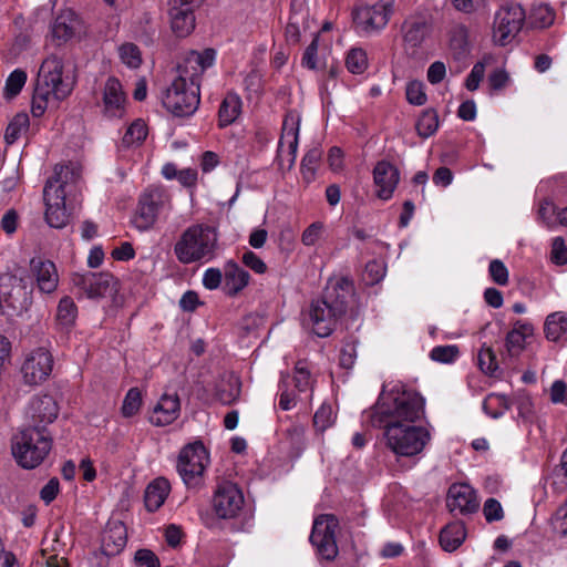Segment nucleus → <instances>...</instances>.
I'll return each instance as SVG.
<instances>
[{
	"instance_id": "c756f323",
	"label": "nucleus",
	"mask_w": 567,
	"mask_h": 567,
	"mask_svg": "<svg viewBox=\"0 0 567 567\" xmlns=\"http://www.w3.org/2000/svg\"><path fill=\"white\" fill-rule=\"evenodd\" d=\"M112 280L113 276L107 272H87L80 278L78 284L82 285L87 297L96 298L106 292Z\"/></svg>"
},
{
	"instance_id": "412c9836",
	"label": "nucleus",
	"mask_w": 567,
	"mask_h": 567,
	"mask_svg": "<svg viewBox=\"0 0 567 567\" xmlns=\"http://www.w3.org/2000/svg\"><path fill=\"white\" fill-rule=\"evenodd\" d=\"M446 505L451 512L466 515L478 509V501L475 491L467 484L458 483L450 486Z\"/></svg>"
},
{
	"instance_id": "e2e57ef3",
	"label": "nucleus",
	"mask_w": 567,
	"mask_h": 567,
	"mask_svg": "<svg viewBox=\"0 0 567 567\" xmlns=\"http://www.w3.org/2000/svg\"><path fill=\"white\" fill-rule=\"evenodd\" d=\"M223 280V274L218 268H208L203 275V285L206 289H217Z\"/></svg>"
},
{
	"instance_id": "f03ea898",
	"label": "nucleus",
	"mask_w": 567,
	"mask_h": 567,
	"mask_svg": "<svg viewBox=\"0 0 567 567\" xmlns=\"http://www.w3.org/2000/svg\"><path fill=\"white\" fill-rule=\"evenodd\" d=\"M45 220L50 227L63 228L81 204L80 176L71 167L56 165L43 189Z\"/></svg>"
},
{
	"instance_id": "6ab92c4d",
	"label": "nucleus",
	"mask_w": 567,
	"mask_h": 567,
	"mask_svg": "<svg viewBox=\"0 0 567 567\" xmlns=\"http://www.w3.org/2000/svg\"><path fill=\"white\" fill-rule=\"evenodd\" d=\"M104 116L109 118H121L126 112V95L121 82L115 78H109L103 87Z\"/></svg>"
},
{
	"instance_id": "a19ab883",
	"label": "nucleus",
	"mask_w": 567,
	"mask_h": 567,
	"mask_svg": "<svg viewBox=\"0 0 567 567\" xmlns=\"http://www.w3.org/2000/svg\"><path fill=\"white\" fill-rule=\"evenodd\" d=\"M321 158V151L319 148H311L307 152L301 161V174L307 183L315 179L318 164Z\"/></svg>"
},
{
	"instance_id": "79ce46f5",
	"label": "nucleus",
	"mask_w": 567,
	"mask_h": 567,
	"mask_svg": "<svg viewBox=\"0 0 567 567\" xmlns=\"http://www.w3.org/2000/svg\"><path fill=\"white\" fill-rule=\"evenodd\" d=\"M557 213L558 209L551 200L545 198L539 202L537 208V218L547 228L554 229L557 226Z\"/></svg>"
},
{
	"instance_id": "bf43d9fd",
	"label": "nucleus",
	"mask_w": 567,
	"mask_h": 567,
	"mask_svg": "<svg viewBox=\"0 0 567 567\" xmlns=\"http://www.w3.org/2000/svg\"><path fill=\"white\" fill-rule=\"evenodd\" d=\"M550 259L559 266L567 264V246L564 238L555 237L553 239Z\"/></svg>"
},
{
	"instance_id": "dca6fc26",
	"label": "nucleus",
	"mask_w": 567,
	"mask_h": 567,
	"mask_svg": "<svg viewBox=\"0 0 567 567\" xmlns=\"http://www.w3.org/2000/svg\"><path fill=\"white\" fill-rule=\"evenodd\" d=\"M433 29V14L426 7H419L408 16L402 24L403 41L406 48L417 49L430 37Z\"/></svg>"
},
{
	"instance_id": "09e8293b",
	"label": "nucleus",
	"mask_w": 567,
	"mask_h": 567,
	"mask_svg": "<svg viewBox=\"0 0 567 567\" xmlns=\"http://www.w3.org/2000/svg\"><path fill=\"white\" fill-rule=\"evenodd\" d=\"M405 95L409 103L421 106L426 103L427 96L421 81H411L406 84Z\"/></svg>"
},
{
	"instance_id": "4be33fe9",
	"label": "nucleus",
	"mask_w": 567,
	"mask_h": 567,
	"mask_svg": "<svg viewBox=\"0 0 567 567\" xmlns=\"http://www.w3.org/2000/svg\"><path fill=\"white\" fill-rule=\"evenodd\" d=\"M58 404L51 395L34 396L28 409V416L31 421L29 426L47 430L45 426L58 417Z\"/></svg>"
},
{
	"instance_id": "393cba45",
	"label": "nucleus",
	"mask_w": 567,
	"mask_h": 567,
	"mask_svg": "<svg viewBox=\"0 0 567 567\" xmlns=\"http://www.w3.org/2000/svg\"><path fill=\"white\" fill-rule=\"evenodd\" d=\"M126 542L125 525L120 520L109 522L102 534L101 550L107 557L116 556L125 548Z\"/></svg>"
},
{
	"instance_id": "cd10ccee",
	"label": "nucleus",
	"mask_w": 567,
	"mask_h": 567,
	"mask_svg": "<svg viewBox=\"0 0 567 567\" xmlns=\"http://www.w3.org/2000/svg\"><path fill=\"white\" fill-rule=\"evenodd\" d=\"M250 275L236 262L229 260L224 268V290L228 296H236L249 282Z\"/></svg>"
},
{
	"instance_id": "2eb2a0df",
	"label": "nucleus",
	"mask_w": 567,
	"mask_h": 567,
	"mask_svg": "<svg viewBox=\"0 0 567 567\" xmlns=\"http://www.w3.org/2000/svg\"><path fill=\"white\" fill-rule=\"evenodd\" d=\"M338 519L330 514L318 516L312 525L310 543L316 547L317 554L326 560H333L338 555L336 532Z\"/></svg>"
},
{
	"instance_id": "13d9d810",
	"label": "nucleus",
	"mask_w": 567,
	"mask_h": 567,
	"mask_svg": "<svg viewBox=\"0 0 567 567\" xmlns=\"http://www.w3.org/2000/svg\"><path fill=\"white\" fill-rule=\"evenodd\" d=\"M485 519L488 523L498 522L504 518V511L501 503L495 498H487L483 506Z\"/></svg>"
},
{
	"instance_id": "4468645a",
	"label": "nucleus",
	"mask_w": 567,
	"mask_h": 567,
	"mask_svg": "<svg viewBox=\"0 0 567 567\" xmlns=\"http://www.w3.org/2000/svg\"><path fill=\"white\" fill-rule=\"evenodd\" d=\"M524 21L525 11L519 4L512 3L501 7L494 17V41L499 45L508 44L518 34Z\"/></svg>"
},
{
	"instance_id": "f8f14e48",
	"label": "nucleus",
	"mask_w": 567,
	"mask_h": 567,
	"mask_svg": "<svg viewBox=\"0 0 567 567\" xmlns=\"http://www.w3.org/2000/svg\"><path fill=\"white\" fill-rule=\"evenodd\" d=\"M245 505L243 491L230 481L218 482L212 497V509L218 519L237 518Z\"/></svg>"
},
{
	"instance_id": "aec40b11",
	"label": "nucleus",
	"mask_w": 567,
	"mask_h": 567,
	"mask_svg": "<svg viewBox=\"0 0 567 567\" xmlns=\"http://www.w3.org/2000/svg\"><path fill=\"white\" fill-rule=\"evenodd\" d=\"M400 182V172L392 163L380 161L373 168V183L377 188V196L382 200H388Z\"/></svg>"
},
{
	"instance_id": "f257e3e1",
	"label": "nucleus",
	"mask_w": 567,
	"mask_h": 567,
	"mask_svg": "<svg viewBox=\"0 0 567 567\" xmlns=\"http://www.w3.org/2000/svg\"><path fill=\"white\" fill-rule=\"evenodd\" d=\"M215 51H192L177 66V74L162 96L163 106L175 116H190L200 102V78L214 64Z\"/></svg>"
},
{
	"instance_id": "0e129e2a",
	"label": "nucleus",
	"mask_w": 567,
	"mask_h": 567,
	"mask_svg": "<svg viewBox=\"0 0 567 567\" xmlns=\"http://www.w3.org/2000/svg\"><path fill=\"white\" fill-rule=\"evenodd\" d=\"M319 41L316 37L311 43L306 48L302 56V65L315 70L317 69V53H318Z\"/></svg>"
},
{
	"instance_id": "72a5a7b5",
	"label": "nucleus",
	"mask_w": 567,
	"mask_h": 567,
	"mask_svg": "<svg viewBox=\"0 0 567 567\" xmlns=\"http://www.w3.org/2000/svg\"><path fill=\"white\" fill-rule=\"evenodd\" d=\"M545 336L550 341H558L567 332V316L554 312L547 316L544 324Z\"/></svg>"
},
{
	"instance_id": "a18cd8bd",
	"label": "nucleus",
	"mask_w": 567,
	"mask_h": 567,
	"mask_svg": "<svg viewBox=\"0 0 567 567\" xmlns=\"http://www.w3.org/2000/svg\"><path fill=\"white\" fill-rule=\"evenodd\" d=\"M460 355L458 347L455 344L437 346L430 352V358L440 363H453Z\"/></svg>"
},
{
	"instance_id": "6e6d98bb",
	"label": "nucleus",
	"mask_w": 567,
	"mask_h": 567,
	"mask_svg": "<svg viewBox=\"0 0 567 567\" xmlns=\"http://www.w3.org/2000/svg\"><path fill=\"white\" fill-rule=\"evenodd\" d=\"M357 359V344L354 340H346L340 350V365L344 369H351Z\"/></svg>"
},
{
	"instance_id": "c85d7f7f",
	"label": "nucleus",
	"mask_w": 567,
	"mask_h": 567,
	"mask_svg": "<svg viewBox=\"0 0 567 567\" xmlns=\"http://www.w3.org/2000/svg\"><path fill=\"white\" fill-rule=\"evenodd\" d=\"M169 492L171 484L168 480H166L165 477H157L154 481H152L147 485L144 495V502L147 511H157L164 504Z\"/></svg>"
},
{
	"instance_id": "c03bdc74",
	"label": "nucleus",
	"mask_w": 567,
	"mask_h": 567,
	"mask_svg": "<svg viewBox=\"0 0 567 567\" xmlns=\"http://www.w3.org/2000/svg\"><path fill=\"white\" fill-rule=\"evenodd\" d=\"M27 82V73L21 69H16L10 73L4 85V96L12 99L17 96Z\"/></svg>"
},
{
	"instance_id": "20e7f679",
	"label": "nucleus",
	"mask_w": 567,
	"mask_h": 567,
	"mask_svg": "<svg viewBox=\"0 0 567 567\" xmlns=\"http://www.w3.org/2000/svg\"><path fill=\"white\" fill-rule=\"evenodd\" d=\"M75 85V75L71 68L56 55L48 56L41 64L32 97V114H44L50 104L66 99Z\"/></svg>"
},
{
	"instance_id": "603ef678",
	"label": "nucleus",
	"mask_w": 567,
	"mask_h": 567,
	"mask_svg": "<svg viewBox=\"0 0 567 567\" xmlns=\"http://www.w3.org/2000/svg\"><path fill=\"white\" fill-rule=\"evenodd\" d=\"M55 545L52 546V549L49 550L48 548L42 549V557L44 559V564L47 567H66L68 563L65 557L60 556V549L59 547L61 544L55 538L54 539Z\"/></svg>"
},
{
	"instance_id": "5701e85b",
	"label": "nucleus",
	"mask_w": 567,
	"mask_h": 567,
	"mask_svg": "<svg viewBox=\"0 0 567 567\" xmlns=\"http://www.w3.org/2000/svg\"><path fill=\"white\" fill-rule=\"evenodd\" d=\"M30 269L41 292L52 293L55 291L59 285V275L54 262L35 257L30 261Z\"/></svg>"
},
{
	"instance_id": "69168bd1",
	"label": "nucleus",
	"mask_w": 567,
	"mask_h": 567,
	"mask_svg": "<svg viewBox=\"0 0 567 567\" xmlns=\"http://www.w3.org/2000/svg\"><path fill=\"white\" fill-rule=\"evenodd\" d=\"M446 75V66L442 61L433 62L427 69V81L431 84H439Z\"/></svg>"
},
{
	"instance_id": "2f4dec72",
	"label": "nucleus",
	"mask_w": 567,
	"mask_h": 567,
	"mask_svg": "<svg viewBox=\"0 0 567 567\" xmlns=\"http://www.w3.org/2000/svg\"><path fill=\"white\" fill-rule=\"evenodd\" d=\"M533 327L517 322L506 336V350L511 357L518 355L525 348L526 338L532 336Z\"/></svg>"
},
{
	"instance_id": "49530a36",
	"label": "nucleus",
	"mask_w": 567,
	"mask_h": 567,
	"mask_svg": "<svg viewBox=\"0 0 567 567\" xmlns=\"http://www.w3.org/2000/svg\"><path fill=\"white\" fill-rule=\"evenodd\" d=\"M491 60V56H484L482 61L474 64L465 80V87L468 91L473 92L480 87V83L482 82L485 75V65L488 64Z\"/></svg>"
},
{
	"instance_id": "ea45409f",
	"label": "nucleus",
	"mask_w": 567,
	"mask_h": 567,
	"mask_svg": "<svg viewBox=\"0 0 567 567\" xmlns=\"http://www.w3.org/2000/svg\"><path fill=\"white\" fill-rule=\"evenodd\" d=\"M346 66L353 74H362L368 68V56L363 49L353 48L346 56Z\"/></svg>"
},
{
	"instance_id": "1a4fd4ad",
	"label": "nucleus",
	"mask_w": 567,
	"mask_h": 567,
	"mask_svg": "<svg viewBox=\"0 0 567 567\" xmlns=\"http://www.w3.org/2000/svg\"><path fill=\"white\" fill-rule=\"evenodd\" d=\"M313 379L307 361H298L293 375L281 374L278 405L284 411L293 409L299 401H310L313 392Z\"/></svg>"
},
{
	"instance_id": "052dcab7",
	"label": "nucleus",
	"mask_w": 567,
	"mask_h": 567,
	"mask_svg": "<svg viewBox=\"0 0 567 567\" xmlns=\"http://www.w3.org/2000/svg\"><path fill=\"white\" fill-rule=\"evenodd\" d=\"M549 398L555 404L567 405V383L563 380L554 381L549 389Z\"/></svg>"
},
{
	"instance_id": "7ed1b4c3",
	"label": "nucleus",
	"mask_w": 567,
	"mask_h": 567,
	"mask_svg": "<svg viewBox=\"0 0 567 567\" xmlns=\"http://www.w3.org/2000/svg\"><path fill=\"white\" fill-rule=\"evenodd\" d=\"M425 416V400L415 391L394 388L363 413V422L373 427L416 423Z\"/></svg>"
},
{
	"instance_id": "bb28decb",
	"label": "nucleus",
	"mask_w": 567,
	"mask_h": 567,
	"mask_svg": "<svg viewBox=\"0 0 567 567\" xmlns=\"http://www.w3.org/2000/svg\"><path fill=\"white\" fill-rule=\"evenodd\" d=\"M298 136L299 118L295 114L289 113L285 116L282 122V132L279 140L278 151L282 153L285 146H287L288 154L291 155V163L296 159Z\"/></svg>"
},
{
	"instance_id": "8fccbe9b",
	"label": "nucleus",
	"mask_w": 567,
	"mask_h": 567,
	"mask_svg": "<svg viewBox=\"0 0 567 567\" xmlns=\"http://www.w3.org/2000/svg\"><path fill=\"white\" fill-rule=\"evenodd\" d=\"M478 365L485 373H494L498 369L495 352L491 347L483 344L478 352Z\"/></svg>"
},
{
	"instance_id": "9d476101",
	"label": "nucleus",
	"mask_w": 567,
	"mask_h": 567,
	"mask_svg": "<svg viewBox=\"0 0 567 567\" xmlns=\"http://www.w3.org/2000/svg\"><path fill=\"white\" fill-rule=\"evenodd\" d=\"M172 208V197L165 188L148 187L140 195L132 223L140 231L150 230L156 224L159 216L169 214Z\"/></svg>"
},
{
	"instance_id": "6e6552de",
	"label": "nucleus",
	"mask_w": 567,
	"mask_h": 567,
	"mask_svg": "<svg viewBox=\"0 0 567 567\" xmlns=\"http://www.w3.org/2000/svg\"><path fill=\"white\" fill-rule=\"evenodd\" d=\"M52 437L44 429L27 426L12 441V454L24 468H35L49 454Z\"/></svg>"
},
{
	"instance_id": "37998d69",
	"label": "nucleus",
	"mask_w": 567,
	"mask_h": 567,
	"mask_svg": "<svg viewBox=\"0 0 567 567\" xmlns=\"http://www.w3.org/2000/svg\"><path fill=\"white\" fill-rule=\"evenodd\" d=\"M142 406V393L138 388H131L123 400L121 408L124 417H132Z\"/></svg>"
},
{
	"instance_id": "f704fd0d",
	"label": "nucleus",
	"mask_w": 567,
	"mask_h": 567,
	"mask_svg": "<svg viewBox=\"0 0 567 567\" xmlns=\"http://www.w3.org/2000/svg\"><path fill=\"white\" fill-rule=\"evenodd\" d=\"M29 125L30 120L27 113L16 114L6 128L4 140L7 144L10 145L17 142L28 131Z\"/></svg>"
},
{
	"instance_id": "e433bc0d",
	"label": "nucleus",
	"mask_w": 567,
	"mask_h": 567,
	"mask_svg": "<svg viewBox=\"0 0 567 567\" xmlns=\"http://www.w3.org/2000/svg\"><path fill=\"white\" fill-rule=\"evenodd\" d=\"M508 408V399L503 394L491 393L483 402L484 412L493 419L502 416Z\"/></svg>"
},
{
	"instance_id": "4d7b16f0",
	"label": "nucleus",
	"mask_w": 567,
	"mask_h": 567,
	"mask_svg": "<svg viewBox=\"0 0 567 567\" xmlns=\"http://www.w3.org/2000/svg\"><path fill=\"white\" fill-rule=\"evenodd\" d=\"M324 230V224L322 221H315L310 224L301 235V243L305 246H313L321 238Z\"/></svg>"
},
{
	"instance_id": "5fc2aeb1",
	"label": "nucleus",
	"mask_w": 567,
	"mask_h": 567,
	"mask_svg": "<svg viewBox=\"0 0 567 567\" xmlns=\"http://www.w3.org/2000/svg\"><path fill=\"white\" fill-rule=\"evenodd\" d=\"M488 274L495 284L499 286L508 284V269L502 260L493 259L488 266Z\"/></svg>"
},
{
	"instance_id": "7c9ffc66",
	"label": "nucleus",
	"mask_w": 567,
	"mask_h": 567,
	"mask_svg": "<svg viewBox=\"0 0 567 567\" xmlns=\"http://www.w3.org/2000/svg\"><path fill=\"white\" fill-rule=\"evenodd\" d=\"M466 529L463 523L454 522L446 525L440 534V544L446 551H454L465 540Z\"/></svg>"
},
{
	"instance_id": "3c124183",
	"label": "nucleus",
	"mask_w": 567,
	"mask_h": 567,
	"mask_svg": "<svg viewBox=\"0 0 567 567\" xmlns=\"http://www.w3.org/2000/svg\"><path fill=\"white\" fill-rule=\"evenodd\" d=\"M333 410L329 404H322L313 416V425L320 432H323L330 427L333 424Z\"/></svg>"
},
{
	"instance_id": "4c0bfd02",
	"label": "nucleus",
	"mask_w": 567,
	"mask_h": 567,
	"mask_svg": "<svg viewBox=\"0 0 567 567\" xmlns=\"http://www.w3.org/2000/svg\"><path fill=\"white\" fill-rule=\"evenodd\" d=\"M439 127V116L434 110H425L416 122L417 134L422 137H430Z\"/></svg>"
},
{
	"instance_id": "ddd939ff",
	"label": "nucleus",
	"mask_w": 567,
	"mask_h": 567,
	"mask_svg": "<svg viewBox=\"0 0 567 567\" xmlns=\"http://www.w3.org/2000/svg\"><path fill=\"white\" fill-rule=\"evenodd\" d=\"M53 365V355L44 346L25 352L20 368L23 383L30 386L43 383L51 375Z\"/></svg>"
},
{
	"instance_id": "680f3d73",
	"label": "nucleus",
	"mask_w": 567,
	"mask_h": 567,
	"mask_svg": "<svg viewBox=\"0 0 567 567\" xmlns=\"http://www.w3.org/2000/svg\"><path fill=\"white\" fill-rule=\"evenodd\" d=\"M453 8L463 13H472L485 7L486 0H451Z\"/></svg>"
},
{
	"instance_id": "58836bf2",
	"label": "nucleus",
	"mask_w": 567,
	"mask_h": 567,
	"mask_svg": "<svg viewBox=\"0 0 567 567\" xmlns=\"http://www.w3.org/2000/svg\"><path fill=\"white\" fill-rule=\"evenodd\" d=\"M147 126L143 120H135L126 130L122 142L126 146L140 145L147 136Z\"/></svg>"
},
{
	"instance_id": "774afa93",
	"label": "nucleus",
	"mask_w": 567,
	"mask_h": 567,
	"mask_svg": "<svg viewBox=\"0 0 567 567\" xmlns=\"http://www.w3.org/2000/svg\"><path fill=\"white\" fill-rule=\"evenodd\" d=\"M135 561L145 567H161L158 557L150 549H138L135 553Z\"/></svg>"
},
{
	"instance_id": "39448f33",
	"label": "nucleus",
	"mask_w": 567,
	"mask_h": 567,
	"mask_svg": "<svg viewBox=\"0 0 567 567\" xmlns=\"http://www.w3.org/2000/svg\"><path fill=\"white\" fill-rule=\"evenodd\" d=\"M352 297V286L347 280L329 287L324 297L311 302L308 324L312 332L326 338L334 330L337 320L346 313L349 299Z\"/></svg>"
},
{
	"instance_id": "de8ad7c7",
	"label": "nucleus",
	"mask_w": 567,
	"mask_h": 567,
	"mask_svg": "<svg viewBox=\"0 0 567 567\" xmlns=\"http://www.w3.org/2000/svg\"><path fill=\"white\" fill-rule=\"evenodd\" d=\"M120 58L128 68L136 69L142 63L141 51L133 43H125L120 47Z\"/></svg>"
},
{
	"instance_id": "473e14b6",
	"label": "nucleus",
	"mask_w": 567,
	"mask_h": 567,
	"mask_svg": "<svg viewBox=\"0 0 567 567\" xmlns=\"http://www.w3.org/2000/svg\"><path fill=\"white\" fill-rule=\"evenodd\" d=\"M241 112V100L235 93H228L223 100L219 111L218 121L221 127L230 125L236 121Z\"/></svg>"
},
{
	"instance_id": "423d86ee",
	"label": "nucleus",
	"mask_w": 567,
	"mask_h": 567,
	"mask_svg": "<svg viewBox=\"0 0 567 567\" xmlns=\"http://www.w3.org/2000/svg\"><path fill=\"white\" fill-rule=\"evenodd\" d=\"M217 246L216 229L205 224H195L181 234L173 250L181 264L190 265L213 260Z\"/></svg>"
},
{
	"instance_id": "c9c22d12",
	"label": "nucleus",
	"mask_w": 567,
	"mask_h": 567,
	"mask_svg": "<svg viewBox=\"0 0 567 567\" xmlns=\"http://www.w3.org/2000/svg\"><path fill=\"white\" fill-rule=\"evenodd\" d=\"M78 308L70 297H63L56 309V321L64 328H70L75 322Z\"/></svg>"
},
{
	"instance_id": "338daca9",
	"label": "nucleus",
	"mask_w": 567,
	"mask_h": 567,
	"mask_svg": "<svg viewBox=\"0 0 567 567\" xmlns=\"http://www.w3.org/2000/svg\"><path fill=\"white\" fill-rule=\"evenodd\" d=\"M243 262L246 267L250 268L257 274H265L267 270L266 264L254 251L250 250L244 252Z\"/></svg>"
},
{
	"instance_id": "0eeeda50",
	"label": "nucleus",
	"mask_w": 567,
	"mask_h": 567,
	"mask_svg": "<svg viewBox=\"0 0 567 567\" xmlns=\"http://www.w3.org/2000/svg\"><path fill=\"white\" fill-rule=\"evenodd\" d=\"M384 430L386 447L399 457H413L421 454L431 442L429 426L415 423L388 424Z\"/></svg>"
},
{
	"instance_id": "b1692460",
	"label": "nucleus",
	"mask_w": 567,
	"mask_h": 567,
	"mask_svg": "<svg viewBox=\"0 0 567 567\" xmlns=\"http://www.w3.org/2000/svg\"><path fill=\"white\" fill-rule=\"evenodd\" d=\"M82 29L80 17L71 9L62 10L54 19L51 33L59 44L66 43L73 39Z\"/></svg>"
},
{
	"instance_id": "9b49d317",
	"label": "nucleus",
	"mask_w": 567,
	"mask_h": 567,
	"mask_svg": "<svg viewBox=\"0 0 567 567\" xmlns=\"http://www.w3.org/2000/svg\"><path fill=\"white\" fill-rule=\"evenodd\" d=\"M209 455L202 442L187 444L182 449L177 460V472L187 487L200 485Z\"/></svg>"
},
{
	"instance_id": "f3484780",
	"label": "nucleus",
	"mask_w": 567,
	"mask_h": 567,
	"mask_svg": "<svg viewBox=\"0 0 567 567\" xmlns=\"http://www.w3.org/2000/svg\"><path fill=\"white\" fill-rule=\"evenodd\" d=\"M205 0H168L171 28L177 37H186L195 29V10Z\"/></svg>"
},
{
	"instance_id": "864d4df0",
	"label": "nucleus",
	"mask_w": 567,
	"mask_h": 567,
	"mask_svg": "<svg viewBox=\"0 0 567 567\" xmlns=\"http://www.w3.org/2000/svg\"><path fill=\"white\" fill-rule=\"evenodd\" d=\"M384 275L385 267L381 261L371 260L365 265L363 277L367 284H378L380 280L383 279Z\"/></svg>"
},
{
	"instance_id": "a878e982",
	"label": "nucleus",
	"mask_w": 567,
	"mask_h": 567,
	"mask_svg": "<svg viewBox=\"0 0 567 567\" xmlns=\"http://www.w3.org/2000/svg\"><path fill=\"white\" fill-rule=\"evenodd\" d=\"M181 402L177 394H163L155 405L150 417L156 426H166L173 423L179 415Z\"/></svg>"
},
{
	"instance_id": "a211bd4d",
	"label": "nucleus",
	"mask_w": 567,
	"mask_h": 567,
	"mask_svg": "<svg viewBox=\"0 0 567 567\" xmlns=\"http://www.w3.org/2000/svg\"><path fill=\"white\" fill-rule=\"evenodd\" d=\"M391 14L390 6L378 2L373 6H362L354 12L355 28L364 33H372L383 29Z\"/></svg>"
}]
</instances>
